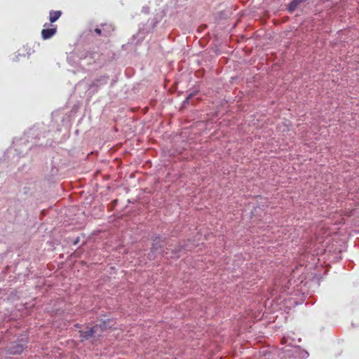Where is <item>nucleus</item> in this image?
Segmentation results:
<instances>
[{
  "mask_svg": "<svg viewBox=\"0 0 359 359\" xmlns=\"http://www.w3.org/2000/svg\"><path fill=\"white\" fill-rule=\"evenodd\" d=\"M109 320H108L107 322L104 321L102 324L100 325H95L87 331L81 332V337L84 339H88L91 337H99L101 336L102 332L108 327H111L110 325H109Z\"/></svg>",
  "mask_w": 359,
  "mask_h": 359,
  "instance_id": "1",
  "label": "nucleus"
},
{
  "mask_svg": "<svg viewBox=\"0 0 359 359\" xmlns=\"http://www.w3.org/2000/svg\"><path fill=\"white\" fill-rule=\"evenodd\" d=\"M27 341L22 338L18 342H13L8 347V353L11 355L22 353Z\"/></svg>",
  "mask_w": 359,
  "mask_h": 359,
  "instance_id": "2",
  "label": "nucleus"
},
{
  "mask_svg": "<svg viewBox=\"0 0 359 359\" xmlns=\"http://www.w3.org/2000/svg\"><path fill=\"white\" fill-rule=\"evenodd\" d=\"M56 33V28L43 29L41 31V36L44 40H47L53 36Z\"/></svg>",
  "mask_w": 359,
  "mask_h": 359,
  "instance_id": "4",
  "label": "nucleus"
},
{
  "mask_svg": "<svg viewBox=\"0 0 359 359\" xmlns=\"http://www.w3.org/2000/svg\"><path fill=\"white\" fill-rule=\"evenodd\" d=\"M110 27H111V26L107 25H102V35H104V36L109 35L110 33V30H109Z\"/></svg>",
  "mask_w": 359,
  "mask_h": 359,
  "instance_id": "7",
  "label": "nucleus"
},
{
  "mask_svg": "<svg viewBox=\"0 0 359 359\" xmlns=\"http://www.w3.org/2000/svg\"><path fill=\"white\" fill-rule=\"evenodd\" d=\"M305 1H306V0H297V3L298 4H301V3H302V2Z\"/></svg>",
  "mask_w": 359,
  "mask_h": 359,
  "instance_id": "11",
  "label": "nucleus"
},
{
  "mask_svg": "<svg viewBox=\"0 0 359 359\" xmlns=\"http://www.w3.org/2000/svg\"><path fill=\"white\" fill-rule=\"evenodd\" d=\"M108 81V77L107 76H101L100 78L97 79L96 81H95L93 83V85L90 86V89L93 87H96V88L101 87L104 85H106Z\"/></svg>",
  "mask_w": 359,
  "mask_h": 359,
  "instance_id": "5",
  "label": "nucleus"
},
{
  "mask_svg": "<svg viewBox=\"0 0 359 359\" xmlns=\"http://www.w3.org/2000/svg\"><path fill=\"white\" fill-rule=\"evenodd\" d=\"M95 32L97 34V35H102V28H96L95 29Z\"/></svg>",
  "mask_w": 359,
  "mask_h": 359,
  "instance_id": "9",
  "label": "nucleus"
},
{
  "mask_svg": "<svg viewBox=\"0 0 359 359\" xmlns=\"http://www.w3.org/2000/svg\"><path fill=\"white\" fill-rule=\"evenodd\" d=\"M61 11H51L50 12V16H49V20L51 22H55V21H57L59 18L61 16Z\"/></svg>",
  "mask_w": 359,
  "mask_h": 359,
  "instance_id": "6",
  "label": "nucleus"
},
{
  "mask_svg": "<svg viewBox=\"0 0 359 359\" xmlns=\"http://www.w3.org/2000/svg\"><path fill=\"white\" fill-rule=\"evenodd\" d=\"M97 53H90L86 55L84 57L81 58L80 60V65L83 67L86 65H90L95 62V60L97 58Z\"/></svg>",
  "mask_w": 359,
  "mask_h": 359,
  "instance_id": "3",
  "label": "nucleus"
},
{
  "mask_svg": "<svg viewBox=\"0 0 359 359\" xmlns=\"http://www.w3.org/2000/svg\"><path fill=\"white\" fill-rule=\"evenodd\" d=\"M298 6H299V4L297 3V0H293L290 4L289 11L291 12L294 11Z\"/></svg>",
  "mask_w": 359,
  "mask_h": 359,
  "instance_id": "8",
  "label": "nucleus"
},
{
  "mask_svg": "<svg viewBox=\"0 0 359 359\" xmlns=\"http://www.w3.org/2000/svg\"><path fill=\"white\" fill-rule=\"evenodd\" d=\"M194 96V94L193 93H191L187 97V99L184 101V104H186V103H189V100H191L192 98V97Z\"/></svg>",
  "mask_w": 359,
  "mask_h": 359,
  "instance_id": "10",
  "label": "nucleus"
}]
</instances>
